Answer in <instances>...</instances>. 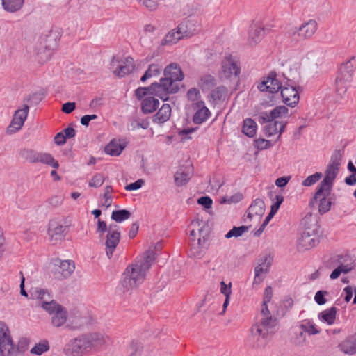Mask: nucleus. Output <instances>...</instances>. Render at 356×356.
I'll list each match as a JSON object with an SVG mask.
<instances>
[{
    "instance_id": "nucleus-20",
    "label": "nucleus",
    "mask_w": 356,
    "mask_h": 356,
    "mask_svg": "<svg viewBox=\"0 0 356 356\" xmlns=\"http://www.w3.org/2000/svg\"><path fill=\"white\" fill-rule=\"evenodd\" d=\"M265 212V203L261 199L254 200L248 209L247 217L250 220L255 219L259 222Z\"/></svg>"
},
{
    "instance_id": "nucleus-15",
    "label": "nucleus",
    "mask_w": 356,
    "mask_h": 356,
    "mask_svg": "<svg viewBox=\"0 0 356 356\" xmlns=\"http://www.w3.org/2000/svg\"><path fill=\"white\" fill-rule=\"evenodd\" d=\"M277 74L271 72L264 77L263 81L258 85L257 88L261 92H268L270 93L277 92L282 88V83L277 79Z\"/></svg>"
},
{
    "instance_id": "nucleus-29",
    "label": "nucleus",
    "mask_w": 356,
    "mask_h": 356,
    "mask_svg": "<svg viewBox=\"0 0 356 356\" xmlns=\"http://www.w3.org/2000/svg\"><path fill=\"white\" fill-rule=\"evenodd\" d=\"M171 106L168 104H163L153 118V122L158 124H163L171 116Z\"/></svg>"
},
{
    "instance_id": "nucleus-30",
    "label": "nucleus",
    "mask_w": 356,
    "mask_h": 356,
    "mask_svg": "<svg viewBox=\"0 0 356 356\" xmlns=\"http://www.w3.org/2000/svg\"><path fill=\"white\" fill-rule=\"evenodd\" d=\"M192 175L193 172L190 167L180 168L174 176L175 184L178 186L186 184L191 179Z\"/></svg>"
},
{
    "instance_id": "nucleus-1",
    "label": "nucleus",
    "mask_w": 356,
    "mask_h": 356,
    "mask_svg": "<svg viewBox=\"0 0 356 356\" xmlns=\"http://www.w3.org/2000/svg\"><path fill=\"white\" fill-rule=\"evenodd\" d=\"M108 337L99 332L81 334L67 342L63 352L67 356H80L91 350H97L106 345Z\"/></svg>"
},
{
    "instance_id": "nucleus-39",
    "label": "nucleus",
    "mask_w": 356,
    "mask_h": 356,
    "mask_svg": "<svg viewBox=\"0 0 356 356\" xmlns=\"http://www.w3.org/2000/svg\"><path fill=\"white\" fill-rule=\"evenodd\" d=\"M3 8L10 13L19 10L23 6L24 0H1Z\"/></svg>"
},
{
    "instance_id": "nucleus-51",
    "label": "nucleus",
    "mask_w": 356,
    "mask_h": 356,
    "mask_svg": "<svg viewBox=\"0 0 356 356\" xmlns=\"http://www.w3.org/2000/svg\"><path fill=\"white\" fill-rule=\"evenodd\" d=\"M40 46L38 49H35V54L39 57L40 61L45 62L50 58V50L47 49V47L42 44H40Z\"/></svg>"
},
{
    "instance_id": "nucleus-52",
    "label": "nucleus",
    "mask_w": 356,
    "mask_h": 356,
    "mask_svg": "<svg viewBox=\"0 0 356 356\" xmlns=\"http://www.w3.org/2000/svg\"><path fill=\"white\" fill-rule=\"evenodd\" d=\"M323 177V174L321 172H316L309 177H307L305 180L302 181V185L304 186H311L318 181Z\"/></svg>"
},
{
    "instance_id": "nucleus-22",
    "label": "nucleus",
    "mask_w": 356,
    "mask_h": 356,
    "mask_svg": "<svg viewBox=\"0 0 356 356\" xmlns=\"http://www.w3.org/2000/svg\"><path fill=\"white\" fill-rule=\"evenodd\" d=\"M54 271V276L58 280L69 277L75 269L74 262L72 260L60 261Z\"/></svg>"
},
{
    "instance_id": "nucleus-31",
    "label": "nucleus",
    "mask_w": 356,
    "mask_h": 356,
    "mask_svg": "<svg viewBox=\"0 0 356 356\" xmlns=\"http://www.w3.org/2000/svg\"><path fill=\"white\" fill-rule=\"evenodd\" d=\"M51 316V324L56 327H60L64 325L68 318L67 312L64 307L57 310Z\"/></svg>"
},
{
    "instance_id": "nucleus-60",
    "label": "nucleus",
    "mask_w": 356,
    "mask_h": 356,
    "mask_svg": "<svg viewBox=\"0 0 356 356\" xmlns=\"http://www.w3.org/2000/svg\"><path fill=\"white\" fill-rule=\"evenodd\" d=\"M149 127V122L147 120H142V121H133L131 124L130 127L131 130H136L139 129H147Z\"/></svg>"
},
{
    "instance_id": "nucleus-64",
    "label": "nucleus",
    "mask_w": 356,
    "mask_h": 356,
    "mask_svg": "<svg viewBox=\"0 0 356 356\" xmlns=\"http://www.w3.org/2000/svg\"><path fill=\"white\" fill-rule=\"evenodd\" d=\"M144 180L142 179H138L135 182L131 183L125 186L126 191H135L140 188L144 184Z\"/></svg>"
},
{
    "instance_id": "nucleus-16",
    "label": "nucleus",
    "mask_w": 356,
    "mask_h": 356,
    "mask_svg": "<svg viewBox=\"0 0 356 356\" xmlns=\"http://www.w3.org/2000/svg\"><path fill=\"white\" fill-rule=\"evenodd\" d=\"M191 227H192L190 231L191 243L197 242L200 244L202 241L204 242L207 236L204 234V229L207 227L205 222L197 218L191 222Z\"/></svg>"
},
{
    "instance_id": "nucleus-37",
    "label": "nucleus",
    "mask_w": 356,
    "mask_h": 356,
    "mask_svg": "<svg viewBox=\"0 0 356 356\" xmlns=\"http://www.w3.org/2000/svg\"><path fill=\"white\" fill-rule=\"evenodd\" d=\"M216 85V79L211 74H203L201 76L198 82V86L202 88L203 91L209 90L213 88Z\"/></svg>"
},
{
    "instance_id": "nucleus-3",
    "label": "nucleus",
    "mask_w": 356,
    "mask_h": 356,
    "mask_svg": "<svg viewBox=\"0 0 356 356\" xmlns=\"http://www.w3.org/2000/svg\"><path fill=\"white\" fill-rule=\"evenodd\" d=\"M355 69L356 56H355L341 65L335 81L336 91L339 96L343 97L346 94L353 80Z\"/></svg>"
},
{
    "instance_id": "nucleus-19",
    "label": "nucleus",
    "mask_w": 356,
    "mask_h": 356,
    "mask_svg": "<svg viewBox=\"0 0 356 356\" xmlns=\"http://www.w3.org/2000/svg\"><path fill=\"white\" fill-rule=\"evenodd\" d=\"M272 262L273 257L270 255H266L259 260L258 265L254 268L255 275L253 282L254 284H260L262 282V275L266 274L268 272Z\"/></svg>"
},
{
    "instance_id": "nucleus-49",
    "label": "nucleus",
    "mask_w": 356,
    "mask_h": 356,
    "mask_svg": "<svg viewBox=\"0 0 356 356\" xmlns=\"http://www.w3.org/2000/svg\"><path fill=\"white\" fill-rule=\"evenodd\" d=\"M352 270V268L348 265H339L337 268H336L330 274V278L331 280L337 279L341 273L347 274Z\"/></svg>"
},
{
    "instance_id": "nucleus-18",
    "label": "nucleus",
    "mask_w": 356,
    "mask_h": 356,
    "mask_svg": "<svg viewBox=\"0 0 356 356\" xmlns=\"http://www.w3.org/2000/svg\"><path fill=\"white\" fill-rule=\"evenodd\" d=\"M331 193V191H328L327 193H325V191H320L319 192V187L318 188L316 192L315 193L313 198L311 200V204H314V201L317 202L318 201V212L321 214H324L327 212H328L331 208L332 202L328 198Z\"/></svg>"
},
{
    "instance_id": "nucleus-61",
    "label": "nucleus",
    "mask_w": 356,
    "mask_h": 356,
    "mask_svg": "<svg viewBox=\"0 0 356 356\" xmlns=\"http://www.w3.org/2000/svg\"><path fill=\"white\" fill-rule=\"evenodd\" d=\"M328 293L325 291H318L316 293L314 296V300L319 305H324L327 300L325 298V295H327Z\"/></svg>"
},
{
    "instance_id": "nucleus-40",
    "label": "nucleus",
    "mask_w": 356,
    "mask_h": 356,
    "mask_svg": "<svg viewBox=\"0 0 356 356\" xmlns=\"http://www.w3.org/2000/svg\"><path fill=\"white\" fill-rule=\"evenodd\" d=\"M124 147L122 146L118 141L112 140L111 141L104 149L106 154L111 155V156H118L120 155Z\"/></svg>"
},
{
    "instance_id": "nucleus-23",
    "label": "nucleus",
    "mask_w": 356,
    "mask_h": 356,
    "mask_svg": "<svg viewBox=\"0 0 356 356\" xmlns=\"http://www.w3.org/2000/svg\"><path fill=\"white\" fill-rule=\"evenodd\" d=\"M194 108L196 110L193 117V121L195 124H200L210 117L211 112L205 106L204 102H197L195 103Z\"/></svg>"
},
{
    "instance_id": "nucleus-45",
    "label": "nucleus",
    "mask_w": 356,
    "mask_h": 356,
    "mask_svg": "<svg viewBox=\"0 0 356 356\" xmlns=\"http://www.w3.org/2000/svg\"><path fill=\"white\" fill-rule=\"evenodd\" d=\"M131 213L126 209L113 211L111 213V218L117 222H122L130 218Z\"/></svg>"
},
{
    "instance_id": "nucleus-8",
    "label": "nucleus",
    "mask_w": 356,
    "mask_h": 356,
    "mask_svg": "<svg viewBox=\"0 0 356 356\" xmlns=\"http://www.w3.org/2000/svg\"><path fill=\"white\" fill-rule=\"evenodd\" d=\"M120 227L115 224H110L108 233L104 235L103 238H100V239L104 241L105 252L108 259L113 257V253L120 243Z\"/></svg>"
},
{
    "instance_id": "nucleus-63",
    "label": "nucleus",
    "mask_w": 356,
    "mask_h": 356,
    "mask_svg": "<svg viewBox=\"0 0 356 356\" xmlns=\"http://www.w3.org/2000/svg\"><path fill=\"white\" fill-rule=\"evenodd\" d=\"M220 292L225 296V298H230L232 293V283L227 284L224 281L220 282Z\"/></svg>"
},
{
    "instance_id": "nucleus-13",
    "label": "nucleus",
    "mask_w": 356,
    "mask_h": 356,
    "mask_svg": "<svg viewBox=\"0 0 356 356\" xmlns=\"http://www.w3.org/2000/svg\"><path fill=\"white\" fill-rule=\"evenodd\" d=\"M222 73L227 79L237 78L241 73L238 60L231 55L225 56L222 61Z\"/></svg>"
},
{
    "instance_id": "nucleus-25",
    "label": "nucleus",
    "mask_w": 356,
    "mask_h": 356,
    "mask_svg": "<svg viewBox=\"0 0 356 356\" xmlns=\"http://www.w3.org/2000/svg\"><path fill=\"white\" fill-rule=\"evenodd\" d=\"M338 348L344 354L349 355L356 354V339L355 336L353 334L348 337L338 345Z\"/></svg>"
},
{
    "instance_id": "nucleus-48",
    "label": "nucleus",
    "mask_w": 356,
    "mask_h": 356,
    "mask_svg": "<svg viewBox=\"0 0 356 356\" xmlns=\"http://www.w3.org/2000/svg\"><path fill=\"white\" fill-rule=\"evenodd\" d=\"M22 157L29 163H38L40 152L25 149L22 152Z\"/></svg>"
},
{
    "instance_id": "nucleus-46",
    "label": "nucleus",
    "mask_w": 356,
    "mask_h": 356,
    "mask_svg": "<svg viewBox=\"0 0 356 356\" xmlns=\"http://www.w3.org/2000/svg\"><path fill=\"white\" fill-rule=\"evenodd\" d=\"M289 109L287 107L285 106H278L270 112V117L272 118L273 120H276L277 118L287 117Z\"/></svg>"
},
{
    "instance_id": "nucleus-26",
    "label": "nucleus",
    "mask_w": 356,
    "mask_h": 356,
    "mask_svg": "<svg viewBox=\"0 0 356 356\" xmlns=\"http://www.w3.org/2000/svg\"><path fill=\"white\" fill-rule=\"evenodd\" d=\"M265 35L264 29L257 25L251 26L249 31L248 43L251 46L259 43Z\"/></svg>"
},
{
    "instance_id": "nucleus-38",
    "label": "nucleus",
    "mask_w": 356,
    "mask_h": 356,
    "mask_svg": "<svg viewBox=\"0 0 356 356\" xmlns=\"http://www.w3.org/2000/svg\"><path fill=\"white\" fill-rule=\"evenodd\" d=\"M257 131V124L251 118H246L243 121V133L248 137H253Z\"/></svg>"
},
{
    "instance_id": "nucleus-59",
    "label": "nucleus",
    "mask_w": 356,
    "mask_h": 356,
    "mask_svg": "<svg viewBox=\"0 0 356 356\" xmlns=\"http://www.w3.org/2000/svg\"><path fill=\"white\" fill-rule=\"evenodd\" d=\"M108 232V226H107L106 222L99 219L97 221V232L99 234V238H103L105 233L106 234Z\"/></svg>"
},
{
    "instance_id": "nucleus-34",
    "label": "nucleus",
    "mask_w": 356,
    "mask_h": 356,
    "mask_svg": "<svg viewBox=\"0 0 356 356\" xmlns=\"http://www.w3.org/2000/svg\"><path fill=\"white\" fill-rule=\"evenodd\" d=\"M127 356H147L143 346L137 341H132L127 348Z\"/></svg>"
},
{
    "instance_id": "nucleus-28",
    "label": "nucleus",
    "mask_w": 356,
    "mask_h": 356,
    "mask_svg": "<svg viewBox=\"0 0 356 356\" xmlns=\"http://www.w3.org/2000/svg\"><path fill=\"white\" fill-rule=\"evenodd\" d=\"M156 252L149 248L137 263L139 264V267L147 273L156 259Z\"/></svg>"
},
{
    "instance_id": "nucleus-56",
    "label": "nucleus",
    "mask_w": 356,
    "mask_h": 356,
    "mask_svg": "<svg viewBox=\"0 0 356 356\" xmlns=\"http://www.w3.org/2000/svg\"><path fill=\"white\" fill-rule=\"evenodd\" d=\"M275 200H276V202H274L271 205L270 211L269 212L270 216H274L275 214L277 212V211L280 207V204L282 203V202L284 200V197H283V196L279 195H276Z\"/></svg>"
},
{
    "instance_id": "nucleus-58",
    "label": "nucleus",
    "mask_w": 356,
    "mask_h": 356,
    "mask_svg": "<svg viewBox=\"0 0 356 356\" xmlns=\"http://www.w3.org/2000/svg\"><path fill=\"white\" fill-rule=\"evenodd\" d=\"M112 191H113V188H112V186H106L104 188V204L106 207H108L109 206L111 205V203H112L111 193H112Z\"/></svg>"
},
{
    "instance_id": "nucleus-32",
    "label": "nucleus",
    "mask_w": 356,
    "mask_h": 356,
    "mask_svg": "<svg viewBox=\"0 0 356 356\" xmlns=\"http://www.w3.org/2000/svg\"><path fill=\"white\" fill-rule=\"evenodd\" d=\"M30 299L47 301L51 299V293L46 289L40 287L32 288L30 291Z\"/></svg>"
},
{
    "instance_id": "nucleus-11",
    "label": "nucleus",
    "mask_w": 356,
    "mask_h": 356,
    "mask_svg": "<svg viewBox=\"0 0 356 356\" xmlns=\"http://www.w3.org/2000/svg\"><path fill=\"white\" fill-rule=\"evenodd\" d=\"M15 352L10 330L6 324L0 321V354L1 356H10Z\"/></svg>"
},
{
    "instance_id": "nucleus-5",
    "label": "nucleus",
    "mask_w": 356,
    "mask_h": 356,
    "mask_svg": "<svg viewBox=\"0 0 356 356\" xmlns=\"http://www.w3.org/2000/svg\"><path fill=\"white\" fill-rule=\"evenodd\" d=\"M318 226L316 222H305V227L298 241L297 248L300 252L311 250L319 243Z\"/></svg>"
},
{
    "instance_id": "nucleus-14",
    "label": "nucleus",
    "mask_w": 356,
    "mask_h": 356,
    "mask_svg": "<svg viewBox=\"0 0 356 356\" xmlns=\"http://www.w3.org/2000/svg\"><path fill=\"white\" fill-rule=\"evenodd\" d=\"M29 107L27 104H24L22 108L17 109L14 115L13 120L7 128L9 134H14L21 129L27 118Z\"/></svg>"
},
{
    "instance_id": "nucleus-27",
    "label": "nucleus",
    "mask_w": 356,
    "mask_h": 356,
    "mask_svg": "<svg viewBox=\"0 0 356 356\" xmlns=\"http://www.w3.org/2000/svg\"><path fill=\"white\" fill-rule=\"evenodd\" d=\"M286 123L277 120H272L265 127L266 134L268 136H272L278 134L277 138H280L282 133L284 131Z\"/></svg>"
},
{
    "instance_id": "nucleus-6",
    "label": "nucleus",
    "mask_w": 356,
    "mask_h": 356,
    "mask_svg": "<svg viewBox=\"0 0 356 356\" xmlns=\"http://www.w3.org/2000/svg\"><path fill=\"white\" fill-rule=\"evenodd\" d=\"M191 22L187 21L181 23L177 29L168 32L161 41L162 45L176 44L184 38L190 37L197 31L195 28L190 27Z\"/></svg>"
},
{
    "instance_id": "nucleus-24",
    "label": "nucleus",
    "mask_w": 356,
    "mask_h": 356,
    "mask_svg": "<svg viewBox=\"0 0 356 356\" xmlns=\"http://www.w3.org/2000/svg\"><path fill=\"white\" fill-rule=\"evenodd\" d=\"M164 76L175 81H181L184 78V72L179 64L172 63L167 65L163 71Z\"/></svg>"
},
{
    "instance_id": "nucleus-47",
    "label": "nucleus",
    "mask_w": 356,
    "mask_h": 356,
    "mask_svg": "<svg viewBox=\"0 0 356 356\" xmlns=\"http://www.w3.org/2000/svg\"><path fill=\"white\" fill-rule=\"evenodd\" d=\"M250 227L248 226H240V227H234L231 230H229L225 235L227 238H230L232 237H239L242 236L244 233L248 231Z\"/></svg>"
},
{
    "instance_id": "nucleus-62",
    "label": "nucleus",
    "mask_w": 356,
    "mask_h": 356,
    "mask_svg": "<svg viewBox=\"0 0 356 356\" xmlns=\"http://www.w3.org/2000/svg\"><path fill=\"white\" fill-rule=\"evenodd\" d=\"M139 2L151 11L155 10L159 5L156 0H140Z\"/></svg>"
},
{
    "instance_id": "nucleus-35",
    "label": "nucleus",
    "mask_w": 356,
    "mask_h": 356,
    "mask_svg": "<svg viewBox=\"0 0 356 356\" xmlns=\"http://www.w3.org/2000/svg\"><path fill=\"white\" fill-rule=\"evenodd\" d=\"M300 327L302 332L307 333L310 336L320 334L321 332V330L309 319L303 320L300 324Z\"/></svg>"
},
{
    "instance_id": "nucleus-2",
    "label": "nucleus",
    "mask_w": 356,
    "mask_h": 356,
    "mask_svg": "<svg viewBox=\"0 0 356 356\" xmlns=\"http://www.w3.org/2000/svg\"><path fill=\"white\" fill-rule=\"evenodd\" d=\"M277 320L273 318H259L250 328V339L254 346L264 348L276 332Z\"/></svg>"
},
{
    "instance_id": "nucleus-4",
    "label": "nucleus",
    "mask_w": 356,
    "mask_h": 356,
    "mask_svg": "<svg viewBox=\"0 0 356 356\" xmlns=\"http://www.w3.org/2000/svg\"><path fill=\"white\" fill-rule=\"evenodd\" d=\"M146 273L139 267L138 263L131 264L127 266L122 273L120 284L127 291L135 289L144 282Z\"/></svg>"
},
{
    "instance_id": "nucleus-50",
    "label": "nucleus",
    "mask_w": 356,
    "mask_h": 356,
    "mask_svg": "<svg viewBox=\"0 0 356 356\" xmlns=\"http://www.w3.org/2000/svg\"><path fill=\"white\" fill-rule=\"evenodd\" d=\"M147 95H154V89H153V83L149 87H139L135 90V95L138 99H142Z\"/></svg>"
},
{
    "instance_id": "nucleus-10",
    "label": "nucleus",
    "mask_w": 356,
    "mask_h": 356,
    "mask_svg": "<svg viewBox=\"0 0 356 356\" xmlns=\"http://www.w3.org/2000/svg\"><path fill=\"white\" fill-rule=\"evenodd\" d=\"M110 65V70L113 74L119 78L130 74L135 69L134 60L130 56L126 57L123 60L113 57Z\"/></svg>"
},
{
    "instance_id": "nucleus-33",
    "label": "nucleus",
    "mask_w": 356,
    "mask_h": 356,
    "mask_svg": "<svg viewBox=\"0 0 356 356\" xmlns=\"http://www.w3.org/2000/svg\"><path fill=\"white\" fill-rule=\"evenodd\" d=\"M159 102L154 97H145L141 103L142 111L144 113H152L159 107Z\"/></svg>"
},
{
    "instance_id": "nucleus-53",
    "label": "nucleus",
    "mask_w": 356,
    "mask_h": 356,
    "mask_svg": "<svg viewBox=\"0 0 356 356\" xmlns=\"http://www.w3.org/2000/svg\"><path fill=\"white\" fill-rule=\"evenodd\" d=\"M226 93V88L224 86H220L213 90L211 96L214 101H220L225 96Z\"/></svg>"
},
{
    "instance_id": "nucleus-44",
    "label": "nucleus",
    "mask_w": 356,
    "mask_h": 356,
    "mask_svg": "<svg viewBox=\"0 0 356 356\" xmlns=\"http://www.w3.org/2000/svg\"><path fill=\"white\" fill-rule=\"evenodd\" d=\"M49 350V343L47 340H42L39 343H36L31 349V353L41 355L44 353L47 352Z\"/></svg>"
},
{
    "instance_id": "nucleus-41",
    "label": "nucleus",
    "mask_w": 356,
    "mask_h": 356,
    "mask_svg": "<svg viewBox=\"0 0 356 356\" xmlns=\"http://www.w3.org/2000/svg\"><path fill=\"white\" fill-rule=\"evenodd\" d=\"M161 71V67L159 64H151L149 65L148 69L145 71V74L140 78L142 82H145L147 79L153 77L158 76Z\"/></svg>"
},
{
    "instance_id": "nucleus-54",
    "label": "nucleus",
    "mask_w": 356,
    "mask_h": 356,
    "mask_svg": "<svg viewBox=\"0 0 356 356\" xmlns=\"http://www.w3.org/2000/svg\"><path fill=\"white\" fill-rule=\"evenodd\" d=\"M243 199V195L237 193L232 195H226L220 199V203L231 204L240 202Z\"/></svg>"
},
{
    "instance_id": "nucleus-9",
    "label": "nucleus",
    "mask_w": 356,
    "mask_h": 356,
    "mask_svg": "<svg viewBox=\"0 0 356 356\" xmlns=\"http://www.w3.org/2000/svg\"><path fill=\"white\" fill-rule=\"evenodd\" d=\"M153 89H154V95L160 99L166 101L168 99L169 95L177 93L179 90V84L164 76L160 79L159 83H153Z\"/></svg>"
},
{
    "instance_id": "nucleus-43",
    "label": "nucleus",
    "mask_w": 356,
    "mask_h": 356,
    "mask_svg": "<svg viewBox=\"0 0 356 356\" xmlns=\"http://www.w3.org/2000/svg\"><path fill=\"white\" fill-rule=\"evenodd\" d=\"M41 307L44 309L50 315L54 314L57 310L63 306L54 300L42 301L40 305Z\"/></svg>"
},
{
    "instance_id": "nucleus-21",
    "label": "nucleus",
    "mask_w": 356,
    "mask_h": 356,
    "mask_svg": "<svg viewBox=\"0 0 356 356\" xmlns=\"http://www.w3.org/2000/svg\"><path fill=\"white\" fill-rule=\"evenodd\" d=\"M281 95L283 102L290 106H295L299 102V94L296 87L292 86H284L281 88Z\"/></svg>"
},
{
    "instance_id": "nucleus-42",
    "label": "nucleus",
    "mask_w": 356,
    "mask_h": 356,
    "mask_svg": "<svg viewBox=\"0 0 356 356\" xmlns=\"http://www.w3.org/2000/svg\"><path fill=\"white\" fill-rule=\"evenodd\" d=\"M39 163L49 165L54 169L59 168L58 162L54 159V158L49 153L40 152Z\"/></svg>"
},
{
    "instance_id": "nucleus-17",
    "label": "nucleus",
    "mask_w": 356,
    "mask_h": 356,
    "mask_svg": "<svg viewBox=\"0 0 356 356\" xmlns=\"http://www.w3.org/2000/svg\"><path fill=\"white\" fill-rule=\"evenodd\" d=\"M65 227L59 222L55 220H51L47 232L49 241L54 245L62 241L65 238Z\"/></svg>"
},
{
    "instance_id": "nucleus-57",
    "label": "nucleus",
    "mask_w": 356,
    "mask_h": 356,
    "mask_svg": "<svg viewBox=\"0 0 356 356\" xmlns=\"http://www.w3.org/2000/svg\"><path fill=\"white\" fill-rule=\"evenodd\" d=\"M201 245H202V243H200V244H199V243H197V242L191 243V248L190 252H189L190 257H198L202 255V248H201Z\"/></svg>"
},
{
    "instance_id": "nucleus-12",
    "label": "nucleus",
    "mask_w": 356,
    "mask_h": 356,
    "mask_svg": "<svg viewBox=\"0 0 356 356\" xmlns=\"http://www.w3.org/2000/svg\"><path fill=\"white\" fill-rule=\"evenodd\" d=\"M339 161L337 159H332L325 171V176L319 184V192L331 191L333 181L339 172Z\"/></svg>"
},
{
    "instance_id": "nucleus-55",
    "label": "nucleus",
    "mask_w": 356,
    "mask_h": 356,
    "mask_svg": "<svg viewBox=\"0 0 356 356\" xmlns=\"http://www.w3.org/2000/svg\"><path fill=\"white\" fill-rule=\"evenodd\" d=\"M104 181V177L102 174L97 173L95 174L91 180L89 181V186L93 188H97L101 186Z\"/></svg>"
},
{
    "instance_id": "nucleus-7",
    "label": "nucleus",
    "mask_w": 356,
    "mask_h": 356,
    "mask_svg": "<svg viewBox=\"0 0 356 356\" xmlns=\"http://www.w3.org/2000/svg\"><path fill=\"white\" fill-rule=\"evenodd\" d=\"M318 29V24L314 19L305 22L299 26H292L287 31L288 35L297 40H305L311 38Z\"/></svg>"
},
{
    "instance_id": "nucleus-36",
    "label": "nucleus",
    "mask_w": 356,
    "mask_h": 356,
    "mask_svg": "<svg viewBox=\"0 0 356 356\" xmlns=\"http://www.w3.org/2000/svg\"><path fill=\"white\" fill-rule=\"evenodd\" d=\"M337 308L332 307L328 309L321 312L318 314L320 320L326 322L328 325H332L336 319Z\"/></svg>"
}]
</instances>
